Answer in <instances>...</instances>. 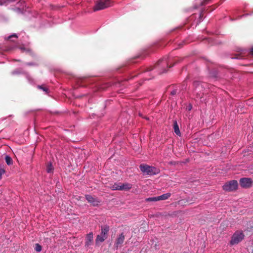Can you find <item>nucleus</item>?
Returning a JSON list of instances; mask_svg holds the SVG:
<instances>
[{
    "label": "nucleus",
    "instance_id": "obj_1",
    "mask_svg": "<svg viewBox=\"0 0 253 253\" xmlns=\"http://www.w3.org/2000/svg\"><path fill=\"white\" fill-rule=\"evenodd\" d=\"M139 168L144 175H154L158 174L160 172V170L156 167L144 164H141Z\"/></svg>",
    "mask_w": 253,
    "mask_h": 253
},
{
    "label": "nucleus",
    "instance_id": "obj_2",
    "mask_svg": "<svg viewBox=\"0 0 253 253\" xmlns=\"http://www.w3.org/2000/svg\"><path fill=\"white\" fill-rule=\"evenodd\" d=\"M112 0H98L93 8L94 11L102 10L112 6Z\"/></svg>",
    "mask_w": 253,
    "mask_h": 253
},
{
    "label": "nucleus",
    "instance_id": "obj_3",
    "mask_svg": "<svg viewBox=\"0 0 253 253\" xmlns=\"http://www.w3.org/2000/svg\"><path fill=\"white\" fill-rule=\"evenodd\" d=\"M245 235L243 231H236L232 237L230 244L232 245L237 244L242 241L244 238Z\"/></svg>",
    "mask_w": 253,
    "mask_h": 253
},
{
    "label": "nucleus",
    "instance_id": "obj_4",
    "mask_svg": "<svg viewBox=\"0 0 253 253\" xmlns=\"http://www.w3.org/2000/svg\"><path fill=\"white\" fill-rule=\"evenodd\" d=\"M238 185L237 181L232 180L225 184L223 186V188L224 190L227 191H233L237 189Z\"/></svg>",
    "mask_w": 253,
    "mask_h": 253
},
{
    "label": "nucleus",
    "instance_id": "obj_5",
    "mask_svg": "<svg viewBox=\"0 0 253 253\" xmlns=\"http://www.w3.org/2000/svg\"><path fill=\"white\" fill-rule=\"evenodd\" d=\"M85 197L87 202L93 206H97L100 203L98 198L93 197L90 195H85Z\"/></svg>",
    "mask_w": 253,
    "mask_h": 253
},
{
    "label": "nucleus",
    "instance_id": "obj_6",
    "mask_svg": "<svg viewBox=\"0 0 253 253\" xmlns=\"http://www.w3.org/2000/svg\"><path fill=\"white\" fill-rule=\"evenodd\" d=\"M125 235L124 234L122 233L117 237L114 245L115 248L118 249V248H121L122 246L125 241Z\"/></svg>",
    "mask_w": 253,
    "mask_h": 253
},
{
    "label": "nucleus",
    "instance_id": "obj_7",
    "mask_svg": "<svg viewBox=\"0 0 253 253\" xmlns=\"http://www.w3.org/2000/svg\"><path fill=\"white\" fill-rule=\"evenodd\" d=\"M252 181L249 178H242L240 180V185L244 188H249L251 186Z\"/></svg>",
    "mask_w": 253,
    "mask_h": 253
},
{
    "label": "nucleus",
    "instance_id": "obj_8",
    "mask_svg": "<svg viewBox=\"0 0 253 253\" xmlns=\"http://www.w3.org/2000/svg\"><path fill=\"white\" fill-rule=\"evenodd\" d=\"M93 240V235L92 232H90L87 234L85 237V246L86 248H90L92 245Z\"/></svg>",
    "mask_w": 253,
    "mask_h": 253
},
{
    "label": "nucleus",
    "instance_id": "obj_9",
    "mask_svg": "<svg viewBox=\"0 0 253 253\" xmlns=\"http://www.w3.org/2000/svg\"><path fill=\"white\" fill-rule=\"evenodd\" d=\"M193 85L195 87V91H198L197 93L202 91L203 86L201 82L199 81H195L193 83Z\"/></svg>",
    "mask_w": 253,
    "mask_h": 253
},
{
    "label": "nucleus",
    "instance_id": "obj_10",
    "mask_svg": "<svg viewBox=\"0 0 253 253\" xmlns=\"http://www.w3.org/2000/svg\"><path fill=\"white\" fill-rule=\"evenodd\" d=\"M131 188V185L129 183H121L119 187V190H128Z\"/></svg>",
    "mask_w": 253,
    "mask_h": 253
},
{
    "label": "nucleus",
    "instance_id": "obj_11",
    "mask_svg": "<svg viewBox=\"0 0 253 253\" xmlns=\"http://www.w3.org/2000/svg\"><path fill=\"white\" fill-rule=\"evenodd\" d=\"M109 230V227L108 226H104L101 227V231L100 235H102L106 238H107V234Z\"/></svg>",
    "mask_w": 253,
    "mask_h": 253
},
{
    "label": "nucleus",
    "instance_id": "obj_12",
    "mask_svg": "<svg viewBox=\"0 0 253 253\" xmlns=\"http://www.w3.org/2000/svg\"><path fill=\"white\" fill-rule=\"evenodd\" d=\"M173 129L176 135L180 136L181 133L177 121L176 120L173 121Z\"/></svg>",
    "mask_w": 253,
    "mask_h": 253
},
{
    "label": "nucleus",
    "instance_id": "obj_13",
    "mask_svg": "<svg viewBox=\"0 0 253 253\" xmlns=\"http://www.w3.org/2000/svg\"><path fill=\"white\" fill-rule=\"evenodd\" d=\"M171 194L170 193H167L164 194H163L161 196H158V199L159 201L165 200L168 199L169 197H170Z\"/></svg>",
    "mask_w": 253,
    "mask_h": 253
},
{
    "label": "nucleus",
    "instance_id": "obj_14",
    "mask_svg": "<svg viewBox=\"0 0 253 253\" xmlns=\"http://www.w3.org/2000/svg\"><path fill=\"white\" fill-rule=\"evenodd\" d=\"M106 238L101 235H98L95 239L96 244H98L99 243L103 242Z\"/></svg>",
    "mask_w": 253,
    "mask_h": 253
},
{
    "label": "nucleus",
    "instance_id": "obj_15",
    "mask_svg": "<svg viewBox=\"0 0 253 253\" xmlns=\"http://www.w3.org/2000/svg\"><path fill=\"white\" fill-rule=\"evenodd\" d=\"M182 60V58H179V57H177L176 59H174V63L172 64V65H169V63L167 62V61H165V64H166L167 65V67H169V68H171L172 67V66H173V65L178 63V62H180L181 60Z\"/></svg>",
    "mask_w": 253,
    "mask_h": 253
},
{
    "label": "nucleus",
    "instance_id": "obj_16",
    "mask_svg": "<svg viewBox=\"0 0 253 253\" xmlns=\"http://www.w3.org/2000/svg\"><path fill=\"white\" fill-rule=\"evenodd\" d=\"M120 184L121 183H114L113 185H112L111 186V189L112 190H119V187L120 186Z\"/></svg>",
    "mask_w": 253,
    "mask_h": 253
},
{
    "label": "nucleus",
    "instance_id": "obj_17",
    "mask_svg": "<svg viewBox=\"0 0 253 253\" xmlns=\"http://www.w3.org/2000/svg\"><path fill=\"white\" fill-rule=\"evenodd\" d=\"M5 162H6V164L8 165H10L12 164L13 161H12L11 158L10 156L6 155L5 156Z\"/></svg>",
    "mask_w": 253,
    "mask_h": 253
},
{
    "label": "nucleus",
    "instance_id": "obj_18",
    "mask_svg": "<svg viewBox=\"0 0 253 253\" xmlns=\"http://www.w3.org/2000/svg\"><path fill=\"white\" fill-rule=\"evenodd\" d=\"M146 200L147 202H156L159 201V200L158 199V196L155 197L148 198H147Z\"/></svg>",
    "mask_w": 253,
    "mask_h": 253
},
{
    "label": "nucleus",
    "instance_id": "obj_19",
    "mask_svg": "<svg viewBox=\"0 0 253 253\" xmlns=\"http://www.w3.org/2000/svg\"><path fill=\"white\" fill-rule=\"evenodd\" d=\"M53 168L52 164L51 163L48 164L47 167V169H46L47 172L48 173H50L53 171Z\"/></svg>",
    "mask_w": 253,
    "mask_h": 253
},
{
    "label": "nucleus",
    "instance_id": "obj_20",
    "mask_svg": "<svg viewBox=\"0 0 253 253\" xmlns=\"http://www.w3.org/2000/svg\"><path fill=\"white\" fill-rule=\"evenodd\" d=\"M34 249L37 252H40L42 250V246L39 244H36Z\"/></svg>",
    "mask_w": 253,
    "mask_h": 253
},
{
    "label": "nucleus",
    "instance_id": "obj_21",
    "mask_svg": "<svg viewBox=\"0 0 253 253\" xmlns=\"http://www.w3.org/2000/svg\"><path fill=\"white\" fill-rule=\"evenodd\" d=\"M210 1H211V0H202V1H201V2L200 4V5L203 6V5H206V4H208Z\"/></svg>",
    "mask_w": 253,
    "mask_h": 253
},
{
    "label": "nucleus",
    "instance_id": "obj_22",
    "mask_svg": "<svg viewBox=\"0 0 253 253\" xmlns=\"http://www.w3.org/2000/svg\"><path fill=\"white\" fill-rule=\"evenodd\" d=\"M38 88L42 89L43 91L46 92V93L48 92V88L45 86H43V85H39Z\"/></svg>",
    "mask_w": 253,
    "mask_h": 253
},
{
    "label": "nucleus",
    "instance_id": "obj_23",
    "mask_svg": "<svg viewBox=\"0 0 253 253\" xmlns=\"http://www.w3.org/2000/svg\"><path fill=\"white\" fill-rule=\"evenodd\" d=\"M152 70H153V68L152 67H149L144 68L143 72L150 71Z\"/></svg>",
    "mask_w": 253,
    "mask_h": 253
},
{
    "label": "nucleus",
    "instance_id": "obj_24",
    "mask_svg": "<svg viewBox=\"0 0 253 253\" xmlns=\"http://www.w3.org/2000/svg\"><path fill=\"white\" fill-rule=\"evenodd\" d=\"M21 73V71L19 69H16L13 71V74H19Z\"/></svg>",
    "mask_w": 253,
    "mask_h": 253
},
{
    "label": "nucleus",
    "instance_id": "obj_25",
    "mask_svg": "<svg viewBox=\"0 0 253 253\" xmlns=\"http://www.w3.org/2000/svg\"><path fill=\"white\" fill-rule=\"evenodd\" d=\"M5 172V170L4 169H0V178H1V175L4 174Z\"/></svg>",
    "mask_w": 253,
    "mask_h": 253
},
{
    "label": "nucleus",
    "instance_id": "obj_26",
    "mask_svg": "<svg viewBox=\"0 0 253 253\" xmlns=\"http://www.w3.org/2000/svg\"><path fill=\"white\" fill-rule=\"evenodd\" d=\"M12 37L17 38V36L16 34H13L10 36L8 37V39H11Z\"/></svg>",
    "mask_w": 253,
    "mask_h": 253
},
{
    "label": "nucleus",
    "instance_id": "obj_27",
    "mask_svg": "<svg viewBox=\"0 0 253 253\" xmlns=\"http://www.w3.org/2000/svg\"><path fill=\"white\" fill-rule=\"evenodd\" d=\"M4 0H0V5H3L4 4Z\"/></svg>",
    "mask_w": 253,
    "mask_h": 253
},
{
    "label": "nucleus",
    "instance_id": "obj_28",
    "mask_svg": "<svg viewBox=\"0 0 253 253\" xmlns=\"http://www.w3.org/2000/svg\"><path fill=\"white\" fill-rule=\"evenodd\" d=\"M176 93V90H173V91H172L171 92V95H175Z\"/></svg>",
    "mask_w": 253,
    "mask_h": 253
},
{
    "label": "nucleus",
    "instance_id": "obj_29",
    "mask_svg": "<svg viewBox=\"0 0 253 253\" xmlns=\"http://www.w3.org/2000/svg\"><path fill=\"white\" fill-rule=\"evenodd\" d=\"M26 64L27 65H29V66H33V65H35V64L33 63H26Z\"/></svg>",
    "mask_w": 253,
    "mask_h": 253
},
{
    "label": "nucleus",
    "instance_id": "obj_30",
    "mask_svg": "<svg viewBox=\"0 0 253 253\" xmlns=\"http://www.w3.org/2000/svg\"><path fill=\"white\" fill-rule=\"evenodd\" d=\"M163 61H164V60H163H163H159V61H158V64H160V63H161V62H163Z\"/></svg>",
    "mask_w": 253,
    "mask_h": 253
},
{
    "label": "nucleus",
    "instance_id": "obj_31",
    "mask_svg": "<svg viewBox=\"0 0 253 253\" xmlns=\"http://www.w3.org/2000/svg\"><path fill=\"white\" fill-rule=\"evenodd\" d=\"M251 54L252 55H253V47L251 49V51H250Z\"/></svg>",
    "mask_w": 253,
    "mask_h": 253
},
{
    "label": "nucleus",
    "instance_id": "obj_32",
    "mask_svg": "<svg viewBox=\"0 0 253 253\" xmlns=\"http://www.w3.org/2000/svg\"><path fill=\"white\" fill-rule=\"evenodd\" d=\"M165 72H166V71L165 70H164V71L162 72V73H165Z\"/></svg>",
    "mask_w": 253,
    "mask_h": 253
},
{
    "label": "nucleus",
    "instance_id": "obj_33",
    "mask_svg": "<svg viewBox=\"0 0 253 253\" xmlns=\"http://www.w3.org/2000/svg\"><path fill=\"white\" fill-rule=\"evenodd\" d=\"M198 7V6H195V8H197Z\"/></svg>",
    "mask_w": 253,
    "mask_h": 253
}]
</instances>
